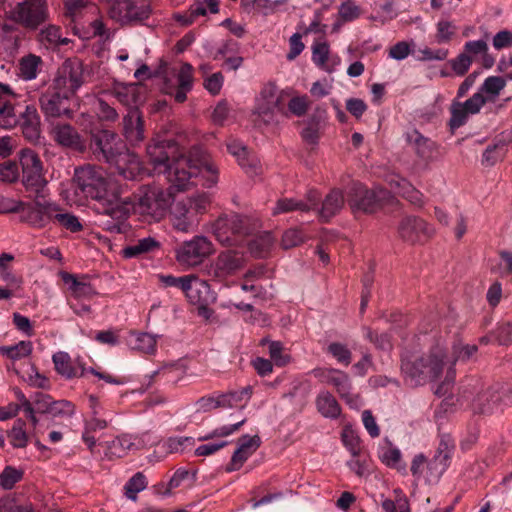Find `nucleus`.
I'll return each mask as SVG.
<instances>
[{"label": "nucleus", "instance_id": "cd10ccee", "mask_svg": "<svg viewBox=\"0 0 512 512\" xmlns=\"http://www.w3.org/2000/svg\"><path fill=\"white\" fill-rule=\"evenodd\" d=\"M478 348L476 345H469V344H462V343H455L452 346V354L448 358L450 359L449 367L445 376V381L442 383V385L439 387V389L436 391V393H439L440 389H443L446 385L453 382L455 378V370L454 365L456 362H466L468 361L476 352Z\"/></svg>", "mask_w": 512, "mask_h": 512}, {"label": "nucleus", "instance_id": "8fccbe9b", "mask_svg": "<svg viewBox=\"0 0 512 512\" xmlns=\"http://www.w3.org/2000/svg\"><path fill=\"white\" fill-rule=\"evenodd\" d=\"M147 487V480L142 472L134 474L125 484V495L128 499L135 501L137 494Z\"/></svg>", "mask_w": 512, "mask_h": 512}, {"label": "nucleus", "instance_id": "393cba45", "mask_svg": "<svg viewBox=\"0 0 512 512\" xmlns=\"http://www.w3.org/2000/svg\"><path fill=\"white\" fill-rule=\"evenodd\" d=\"M53 139L61 146L76 151H84L86 148L85 141L79 135L77 130L70 124L58 123L52 128Z\"/></svg>", "mask_w": 512, "mask_h": 512}, {"label": "nucleus", "instance_id": "473e14b6", "mask_svg": "<svg viewBox=\"0 0 512 512\" xmlns=\"http://www.w3.org/2000/svg\"><path fill=\"white\" fill-rule=\"evenodd\" d=\"M333 374L334 375L329 378V384L336 389V392L348 405L356 407L358 405V397H354L351 393L352 384L348 374L338 369H336Z\"/></svg>", "mask_w": 512, "mask_h": 512}, {"label": "nucleus", "instance_id": "6e6d98bb", "mask_svg": "<svg viewBox=\"0 0 512 512\" xmlns=\"http://www.w3.org/2000/svg\"><path fill=\"white\" fill-rule=\"evenodd\" d=\"M329 45L327 42H315L312 45V60L316 66L326 69V63L329 56Z\"/></svg>", "mask_w": 512, "mask_h": 512}, {"label": "nucleus", "instance_id": "72a5a7b5", "mask_svg": "<svg viewBox=\"0 0 512 512\" xmlns=\"http://www.w3.org/2000/svg\"><path fill=\"white\" fill-rule=\"evenodd\" d=\"M252 387L246 386L240 390H231L226 393L218 394L221 408H240L243 409L252 396Z\"/></svg>", "mask_w": 512, "mask_h": 512}, {"label": "nucleus", "instance_id": "ea45409f", "mask_svg": "<svg viewBox=\"0 0 512 512\" xmlns=\"http://www.w3.org/2000/svg\"><path fill=\"white\" fill-rule=\"evenodd\" d=\"M61 278L65 284L69 285L72 294L77 298H90L95 294L89 283L79 281L73 274L62 272Z\"/></svg>", "mask_w": 512, "mask_h": 512}, {"label": "nucleus", "instance_id": "c85d7f7f", "mask_svg": "<svg viewBox=\"0 0 512 512\" xmlns=\"http://www.w3.org/2000/svg\"><path fill=\"white\" fill-rule=\"evenodd\" d=\"M37 31L36 41L47 50H54L69 43V39L63 37L61 27L58 25L44 24Z\"/></svg>", "mask_w": 512, "mask_h": 512}, {"label": "nucleus", "instance_id": "4c0bfd02", "mask_svg": "<svg viewBox=\"0 0 512 512\" xmlns=\"http://www.w3.org/2000/svg\"><path fill=\"white\" fill-rule=\"evenodd\" d=\"M391 186L394 187L395 193L407 199L411 204L418 207L423 205V194L413 187L407 180H392Z\"/></svg>", "mask_w": 512, "mask_h": 512}, {"label": "nucleus", "instance_id": "bf43d9fd", "mask_svg": "<svg viewBox=\"0 0 512 512\" xmlns=\"http://www.w3.org/2000/svg\"><path fill=\"white\" fill-rule=\"evenodd\" d=\"M48 413L53 417H72L75 414V405L68 400L53 401Z\"/></svg>", "mask_w": 512, "mask_h": 512}, {"label": "nucleus", "instance_id": "1a4fd4ad", "mask_svg": "<svg viewBox=\"0 0 512 512\" xmlns=\"http://www.w3.org/2000/svg\"><path fill=\"white\" fill-rule=\"evenodd\" d=\"M389 198L390 193L386 189H369L361 183H355L350 190L348 204L353 212L375 213Z\"/></svg>", "mask_w": 512, "mask_h": 512}, {"label": "nucleus", "instance_id": "37998d69", "mask_svg": "<svg viewBox=\"0 0 512 512\" xmlns=\"http://www.w3.org/2000/svg\"><path fill=\"white\" fill-rule=\"evenodd\" d=\"M159 247V242L153 237L139 239L136 243L123 249V255L126 258L137 257L141 254L152 252Z\"/></svg>", "mask_w": 512, "mask_h": 512}, {"label": "nucleus", "instance_id": "f257e3e1", "mask_svg": "<svg viewBox=\"0 0 512 512\" xmlns=\"http://www.w3.org/2000/svg\"><path fill=\"white\" fill-rule=\"evenodd\" d=\"M147 156L156 173L166 175L177 191L201 182L213 187L219 179V170L210 155L199 147H193L188 156L178 155L174 140H156L147 146Z\"/></svg>", "mask_w": 512, "mask_h": 512}, {"label": "nucleus", "instance_id": "774afa93", "mask_svg": "<svg viewBox=\"0 0 512 512\" xmlns=\"http://www.w3.org/2000/svg\"><path fill=\"white\" fill-rule=\"evenodd\" d=\"M0 512H31V507L18 504L14 498L4 497L0 499Z\"/></svg>", "mask_w": 512, "mask_h": 512}, {"label": "nucleus", "instance_id": "c9c22d12", "mask_svg": "<svg viewBox=\"0 0 512 512\" xmlns=\"http://www.w3.org/2000/svg\"><path fill=\"white\" fill-rule=\"evenodd\" d=\"M344 206V196L340 190L333 189L325 197L319 211L321 219L328 221L335 216Z\"/></svg>", "mask_w": 512, "mask_h": 512}, {"label": "nucleus", "instance_id": "a18cd8bd", "mask_svg": "<svg viewBox=\"0 0 512 512\" xmlns=\"http://www.w3.org/2000/svg\"><path fill=\"white\" fill-rule=\"evenodd\" d=\"M32 350L33 345L30 341H20L11 346H0V354L13 361L29 356Z\"/></svg>", "mask_w": 512, "mask_h": 512}, {"label": "nucleus", "instance_id": "69168bd1", "mask_svg": "<svg viewBox=\"0 0 512 512\" xmlns=\"http://www.w3.org/2000/svg\"><path fill=\"white\" fill-rule=\"evenodd\" d=\"M19 177L18 165L13 161H5L0 163V180L12 183Z\"/></svg>", "mask_w": 512, "mask_h": 512}, {"label": "nucleus", "instance_id": "79ce46f5", "mask_svg": "<svg viewBox=\"0 0 512 512\" xmlns=\"http://www.w3.org/2000/svg\"><path fill=\"white\" fill-rule=\"evenodd\" d=\"M507 150V143L503 139H499L493 144L488 145L482 156V164L485 166L495 165L504 158Z\"/></svg>", "mask_w": 512, "mask_h": 512}, {"label": "nucleus", "instance_id": "13d9d810", "mask_svg": "<svg viewBox=\"0 0 512 512\" xmlns=\"http://www.w3.org/2000/svg\"><path fill=\"white\" fill-rule=\"evenodd\" d=\"M361 9L352 0H346L341 3L338 9V17L341 21L351 22L359 18Z\"/></svg>", "mask_w": 512, "mask_h": 512}, {"label": "nucleus", "instance_id": "09e8293b", "mask_svg": "<svg viewBox=\"0 0 512 512\" xmlns=\"http://www.w3.org/2000/svg\"><path fill=\"white\" fill-rule=\"evenodd\" d=\"M292 211H309V205H307L303 200L282 198L276 202V205L273 208V215L288 213Z\"/></svg>", "mask_w": 512, "mask_h": 512}, {"label": "nucleus", "instance_id": "4be33fe9", "mask_svg": "<svg viewBox=\"0 0 512 512\" xmlns=\"http://www.w3.org/2000/svg\"><path fill=\"white\" fill-rule=\"evenodd\" d=\"M261 445V439L258 435H243L238 439V447L234 451L231 461L226 470L228 472L239 470L245 461L252 456Z\"/></svg>", "mask_w": 512, "mask_h": 512}, {"label": "nucleus", "instance_id": "c03bdc74", "mask_svg": "<svg viewBox=\"0 0 512 512\" xmlns=\"http://www.w3.org/2000/svg\"><path fill=\"white\" fill-rule=\"evenodd\" d=\"M129 346L133 350L152 354L156 350V339L148 333L132 334L129 339Z\"/></svg>", "mask_w": 512, "mask_h": 512}, {"label": "nucleus", "instance_id": "2f4dec72", "mask_svg": "<svg viewBox=\"0 0 512 512\" xmlns=\"http://www.w3.org/2000/svg\"><path fill=\"white\" fill-rule=\"evenodd\" d=\"M56 371L63 377L71 379L81 377L84 374V364L78 360L72 362L70 356L66 352H57L52 357Z\"/></svg>", "mask_w": 512, "mask_h": 512}, {"label": "nucleus", "instance_id": "a211bd4d", "mask_svg": "<svg viewBox=\"0 0 512 512\" xmlns=\"http://www.w3.org/2000/svg\"><path fill=\"white\" fill-rule=\"evenodd\" d=\"M407 140L416 155L417 165L427 168L437 159L438 146L430 138L414 130L407 135Z\"/></svg>", "mask_w": 512, "mask_h": 512}, {"label": "nucleus", "instance_id": "f8f14e48", "mask_svg": "<svg viewBox=\"0 0 512 512\" xmlns=\"http://www.w3.org/2000/svg\"><path fill=\"white\" fill-rule=\"evenodd\" d=\"M254 114L266 124L276 121L278 115L285 114L281 92L275 85L267 84L262 88L256 99Z\"/></svg>", "mask_w": 512, "mask_h": 512}, {"label": "nucleus", "instance_id": "f03ea898", "mask_svg": "<svg viewBox=\"0 0 512 512\" xmlns=\"http://www.w3.org/2000/svg\"><path fill=\"white\" fill-rule=\"evenodd\" d=\"M73 180L76 193L97 201L102 213L114 220L126 219L134 207L129 198H122V186L100 167L88 164L76 168Z\"/></svg>", "mask_w": 512, "mask_h": 512}, {"label": "nucleus", "instance_id": "e2e57ef3", "mask_svg": "<svg viewBox=\"0 0 512 512\" xmlns=\"http://www.w3.org/2000/svg\"><path fill=\"white\" fill-rule=\"evenodd\" d=\"M304 234L301 230L292 228L284 232L282 236L281 246L284 249H290L303 243Z\"/></svg>", "mask_w": 512, "mask_h": 512}, {"label": "nucleus", "instance_id": "4468645a", "mask_svg": "<svg viewBox=\"0 0 512 512\" xmlns=\"http://www.w3.org/2000/svg\"><path fill=\"white\" fill-rule=\"evenodd\" d=\"M71 96L69 91H64L54 83V87L48 89L39 99L42 112L46 117L70 116Z\"/></svg>", "mask_w": 512, "mask_h": 512}, {"label": "nucleus", "instance_id": "a878e982", "mask_svg": "<svg viewBox=\"0 0 512 512\" xmlns=\"http://www.w3.org/2000/svg\"><path fill=\"white\" fill-rule=\"evenodd\" d=\"M228 152L236 158L238 164L248 175H256L260 171L259 160L250 153L246 146L240 141L230 140L227 142Z\"/></svg>", "mask_w": 512, "mask_h": 512}, {"label": "nucleus", "instance_id": "7ed1b4c3", "mask_svg": "<svg viewBox=\"0 0 512 512\" xmlns=\"http://www.w3.org/2000/svg\"><path fill=\"white\" fill-rule=\"evenodd\" d=\"M505 86L506 78L489 76L484 80L478 91L464 102L452 100L448 122L451 131L464 126L469 117L478 114L486 103L494 102Z\"/></svg>", "mask_w": 512, "mask_h": 512}, {"label": "nucleus", "instance_id": "c756f323", "mask_svg": "<svg viewBox=\"0 0 512 512\" xmlns=\"http://www.w3.org/2000/svg\"><path fill=\"white\" fill-rule=\"evenodd\" d=\"M17 95L12 91L0 96V127L12 129L20 123V117L15 111L14 101Z\"/></svg>", "mask_w": 512, "mask_h": 512}, {"label": "nucleus", "instance_id": "9d476101", "mask_svg": "<svg viewBox=\"0 0 512 512\" xmlns=\"http://www.w3.org/2000/svg\"><path fill=\"white\" fill-rule=\"evenodd\" d=\"M19 160L22 167V184L25 189L35 194L44 192L47 180L39 155L31 149H23L20 151Z\"/></svg>", "mask_w": 512, "mask_h": 512}, {"label": "nucleus", "instance_id": "603ef678", "mask_svg": "<svg viewBox=\"0 0 512 512\" xmlns=\"http://www.w3.org/2000/svg\"><path fill=\"white\" fill-rule=\"evenodd\" d=\"M378 456L385 465L391 468H400L401 466V452L395 447H381L378 451Z\"/></svg>", "mask_w": 512, "mask_h": 512}, {"label": "nucleus", "instance_id": "58836bf2", "mask_svg": "<svg viewBox=\"0 0 512 512\" xmlns=\"http://www.w3.org/2000/svg\"><path fill=\"white\" fill-rule=\"evenodd\" d=\"M423 361L419 356L404 357L401 361V371L404 379L411 386L424 385L426 382H418L413 378L412 374L420 373L423 370Z\"/></svg>", "mask_w": 512, "mask_h": 512}, {"label": "nucleus", "instance_id": "5701e85b", "mask_svg": "<svg viewBox=\"0 0 512 512\" xmlns=\"http://www.w3.org/2000/svg\"><path fill=\"white\" fill-rule=\"evenodd\" d=\"M108 164L114 166L120 176L129 180L135 179L141 172L138 156L129 152L125 146Z\"/></svg>", "mask_w": 512, "mask_h": 512}, {"label": "nucleus", "instance_id": "0eeeda50", "mask_svg": "<svg viewBox=\"0 0 512 512\" xmlns=\"http://www.w3.org/2000/svg\"><path fill=\"white\" fill-rule=\"evenodd\" d=\"M21 220L33 228L42 229L54 224L59 205L45 199L44 192L35 194L32 203L19 202Z\"/></svg>", "mask_w": 512, "mask_h": 512}, {"label": "nucleus", "instance_id": "6ab92c4d", "mask_svg": "<svg viewBox=\"0 0 512 512\" xmlns=\"http://www.w3.org/2000/svg\"><path fill=\"white\" fill-rule=\"evenodd\" d=\"M153 443L154 441H150L148 433H144L141 437L122 435L107 443L105 455L109 459L121 458L133 447L139 449Z\"/></svg>", "mask_w": 512, "mask_h": 512}, {"label": "nucleus", "instance_id": "a19ab883", "mask_svg": "<svg viewBox=\"0 0 512 512\" xmlns=\"http://www.w3.org/2000/svg\"><path fill=\"white\" fill-rule=\"evenodd\" d=\"M41 64V57L35 54L22 57L19 61V76L26 81L35 79Z\"/></svg>", "mask_w": 512, "mask_h": 512}, {"label": "nucleus", "instance_id": "f704fd0d", "mask_svg": "<svg viewBox=\"0 0 512 512\" xmlns=\"http://www.w3.org/2000/svg\"><path fill=\"white\" fill-rule=\"evenodd\" d=\"M318 412L325 418L336 419L341 414V407L336 398L328 391H321L315 400Z\"/></svg>", "mask_w": 512, "mask_h": 512}, {"label": "nucleus", "instance_id": "0e129e2a", "mask_svg": "<svg viewBox=\"0 0 512 512\" xmlns=\"http://www.w3.org/2000/svg\"><path fill=\"white\" fill-rule=\"evenodd\" d=\"M365 331V337L374 343L377 348L382 350H390L392 348L391 339L387 333L379 334L369 328H366Z\"/></svg>", "mask_w": 512, "mask_h": 512}, {"label": "nucleus", "instance_id": "e433bc0d", "mask_svg": "<svg viewBox=\"0 0 512 512\" xmlns=\"http://www.w3.org/2000/svg\"><path fill=\"white\" fill-rule=\"evenodd\" d=\"M274 241L270 232H263L247 243L248 250L253 256L263 258L270 252Z\"/></svg>", "mask_w": 512, "mask_h": 512}, {"label": "nucleus", "instance_id": "b1692460", "mask_svg": "<svg viewBox=\"0 0 512 512\" xmlns=\"http://www.w3.org/2000/svg\"><path fill=\"white\" fill-rule=\"evenodd\" d=\"M171 223L177 231L188 233L195 229L198 219L194 210L188 206L185 200H181L172 206Z\"/></svg>", "mask_w": 512, "mask_h": 512}, {"label": "nucleus", "instance_id": "3c124183", "mask_svg": "<svg viewBox=\"0 0 512 512\" xmlns=\"http://www.w3.org/2000/svg\"><path fill=\"white\" fill-rule=\"evenodd\" d=\"M451 450H452V446L447 441L441 440V442L439 443L437 452H436L434 458L432 459V461L430 462V466L435 467V468L439 467L440 473H442L448 465V460L450 458Z\"/></svg>", "mask_w": 512, "mask_h": 512}, {"label": "nucleus", "instance_id": "dca6fc26", "mask_svg": "<svg viewBox=\"0 0 512 512\" xmlns=\"http://www.w3.org/2000/svg\"><path fill=\"white\" fill-rule=\"evenodd\" d=\"M90 146L98 160L109 163L125 145L113 131L97 130L91 132Z\"/></svg>", "mask_w": 512, "mask_h": 512}, {"label": "nucleus", "instance_id": "aec40b11", "mask_svg": "<svg viewBox=\"0 0 512 512\" xmlns=\"http://www.w3.org/2000/svg\"><path fill=\"white\" fill-rule=\"evenodd\" d=\"M83 64L79 60H68L62 66L61 76L55 80L57 87L69 91L71 95L83 84Z\"/></svg>", "mask_w": 512, "mask_h": 512}, {"label": "nucleus", "instance_id": "052dcab7", "mask_svg": "<svg viewBox=\"0 0 512 512\" xmlns=\"http://www.w3.org/2000/svg\"><path fill=\"white\" fill-rule=\"evenodd\" d=\"M473 63L471 56L462 52L456 58L449 60V64L457 76H464L470 69Z\"/></svg>", "mask_w": 512, "mask_h": 512}, {"label": "nucleus", "instance_id": "7c9ffc66", "mask_svg": "<svg viewBox=\"0 0 512 512\" xmlns=\"http://www.w3.org/2000/svg\"><path fill=\"white\" fill-rule=\"evenodd\" d=\"M500 394L497 389L489 387L479 392L470 403L472 411L476 414H490L500 404Z\"/></svg>", "mask_w": 512, "mask_h": 512}, {"label": "nucleus", "instance_id": "680f3d73", "mask_svg": "<svg viewBox=\"0 0 512 512\" xmlns=\"http://www.w3.org/2000/svg\"><path fill=\"white\" fill-rule=\"evenodd\" d=\"M328 352L339 362L348 366L351 363L352 354L342 343L333 342L327 348Z\"/></svg>", "mask_w": 512, "mask_h": 512}, {"label": "nucleus", "instance_id": "39448f33", "mask_svg": "<svg viewBox=\"0 0 512 512\" xmlns=\"http://www.w3.org/2000/svg\"><path fill=\"white\" fill-rule=\"evenodd\" d=\"M136 198L139 214L148 222H158L166 215L171 193L155 184L144 185L139 188Z\"/></svg>", "mask_w": 512, "mask_h": 512}, {"label": "nucleus", "instance_id": "4d7b16f0", "mask_svg": "<svg viewBox=\"0 0 512 512\" xmlns=\"http://www.w3.org/2000/svg\"><path fill=\"white\" fill-rule=\"evenodd\" d=\"M246 422V418H242L231 425H223L214 429L212 432L199 438L200 441H207L217 437H227L240 429V427Z\"/></svg>", "mask_w": 512, "mask_h": 512}, {"label": "nucleus", "instance_id": "864d4df0", "mask_svg": "<svg viewBox=\"0 0 512 512\" xmlns=\"http://www.w3.org/2000/svg\"><path fill=\"white\" fill-rule=\"evenodd\" d=\"M23 477V471L12 466H6L0 474V486L6 490H10Z\"/></svg>", "mask_w": 512, "mask_h": 512}, {"label": "nucleus", "instance_id": "bb28decb", "mask_svg": "<svg viewBox=\"0 0 512 512\" xmlns=\"http://www.w3.org/2000/svg\"><path fill=\"white\" fill-rule=\"evenodd\" d=\"M123 133L132 145L138 144L144 139V125L141 113L138 109H130L123 118Z\"/></svg>", "mask_w": 512, "mask_h": 512}, {"label": "nucleus", "instance_id": "20e7f679", "mask_svg": "<svg viewBox=\"0 0 512 512\" xmlns=\"http://www.w3.org/2000/svg\"><path fill=\"white\" fill-rule=\"evenodd\" d=\"M257 227V222L249 216L231 213L219 216L212 225V231L220 244L241 247L245 237Z\"/></svg>", "mask_w": 512, "mask_h": 512}, {"label": "nucleus", "instance_id": "6e6552de", "mask_svg": "<svg viewBox=\"0 0 512 512\" xmlns=\"http://www.w3.org/2000/svg\"><path fill=\"white\" fill-rule=\"evenodd\" d=\"M151 12L150 4L145 0H114L108 8L109 17L121 25L143 23Z\"/></svg>", "mask_w": 512, "mask_h": 512}, {"label": "nucleus", "instance_id": "338daca9", "mask_svg": "<svg viewBox=\"0 0 512 512\" xmlns=\"http://www.w3.org/2000/svg\"><path fill=\"white\" fill-rule=\"evenodd\" d=\"M495 340L500 345H509L512 343V321L504 322L497 326L493 332Z\"/></svg>", "mask_w": 512, "mask_h": 512}, {"label": "nucleus", "instance_id": "f3484780", "mask_svg": "<svg viewBox=\"0 0 512 512\" xmlns=\"http://www.w3.org/2000/svg\"><path fill=\"white\" fill-rule=\"evenodd\" d=\"M433 232V228L425 220L416 216H406L398 225L400 238L411 244L427 241Z\"/></svg>", "mask_w": 512, "mask_h": 512}, {"label": "nucleus", "instance_id": "49530a36", "mask_svg": "<svg viewBox=\"0 0 512 512\" xmlns=\"http://www.w3.org/2000/svg\"><path fill=\"white\" fill-rule=\"evenodd\" d=\"M25 421L17 419L8 432L10 443L14 448H24L28 444V434L25 430Z\"/></svg>", "mask_w": 512, "mask_h": 512}, {"label": "nucleus", "instance_id": "ddd939ff", "mask_svg": "<svg viewBox=\"0 0 512 512\" xmlns=\"http://www.w3.org/2000/svg\"><path fill=\"white\" fill-rule=\"evenodd\" d=\"M419 357L424 364L423 370L420 373L412 374L418 382L436 381L445 369L448 370L450 359L446 348L440 344L433 346L428 354Z\"/></svg>", "mask_w": 512, "mask_h": 512}, {"label": "nucleus", "instance_id": "5fc2aeb1", "mask_svg": "<svg viewBox=\"0 0 512 512\" xmlns=\"http://www.w3.org/2000/svg\"><path fill=\"white\" fill-rule=\"evenodd\" d=\"M269 355L275 365L285 366L291 361V356L285 353L283 344L279 341L269 342Z\"/></svg>", "mask_w": 512, "mask_h": 512}, {"label": "nucleus", "instance_id": "de8ad7c7", "mask_svg": "<svg viewBox=\"0 0 512 512\" xmlns=\"http://www.w3.org/2000/svg\"><path fill=\"white\" fill-rule=\"evenodd\" d=\"M56 214L57 216L55 217L54 224H58L72 233H77L83 230V225L77 216L64 212L60 206L58 207V212Z\"/></svg>", "mask_w": 512, "mask_h": 512}, {"label": "nucleus", "instance_id": "9b49d317", "mask_svg": "<svg viewBox=\"0 0 512 512\" xmlns=\"http://www.w3.org/2000/svg\"><path fill=\"white\" fill-rule=\"evenodd\" d=\"M246 263L242 247L227 249L218 254L207 269L208 275L216 281H224L242 270Z\"/></svg>", "mask_w": 512, "mask_h": 512}, {"label": "nucleus", "instance_id": "2eb2a0df", "mask_svg": "<svg viewBox=\"0 0 512 512\" xmlns=\"http://www.w3.org/2000/svg\"><path fill=\"white\" fill-rule=\"evenodd\" d=\"M212 252L213 244L210 240L204 236H195L176 250V258L181 264L195 266L202 263Z\"/></svg>", "mask_w": 512, "mask_h": 512}, {"label": "nucleus", "instance_id": "423d86ee", "mask_svg": "<svg viewBox=\"0 0 512 512\" xmlns=\"http://www.w3.org/2000/svg\"><path fill=\"white\" fill-rule=\"evenodd\" d=\"M49 17L47 0H22L6 12V19L29 32L37 31L46 24Z\"/></svg>", "mask_w": 512, "mask_h": 512}, {"label": "nucleus", "instance_id": "412c9836", "mask_svg": "<svg viewBox=\"0 0 512 512\" xmlns=\"http://www.w3.org/2000/svg\"><path fill=\"white\" fill-rule=\"evenodd\" d=\"M184 293L191 304L198 305L201 308L215 300L210 285L195 275H190Z\"/></svg>", "mask_w": 512, "mask_h": 512}]
</instances>
